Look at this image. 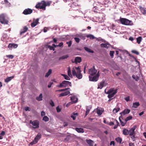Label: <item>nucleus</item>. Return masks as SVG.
Masks as SVG:
<instances>
[{
  "mask_svg": "<svg viewBox=\"0 0 146 146\" xmlns=\"http://www.w3.org/2000/svg\"><path fill=\"white\" fill-rule=\"evenodd\" d=\"M125 100L127 102H128L129 100V97L128 96L127 97H125L124 98Z\"/></svg>",
  "mask_w": 146,
  "mask_h": 146,
  "instance_id": "63",
  "label": "nucleus"
},
{
  "mask_svg": "<svg viewBox=\"0 0 146 146\" xmlns=\"http://www.w3.org/2000/svg\"><path fill=\"white\" fill-rule=\"evenodd\" d=\"M75 130L79 133H83L84 132L83 129L82 128H76Z\"/></svg>",
  "mask_w": 146,
  "mask_h": 146,
  "instance_id": "25",
  "label": "nucleus"
},
{
  "mask_svg": "<svg viewBox=\"0 0 146 146\" xmlns=\"http://www.w3.org/2000/svg\"><path fill=\"white\" fill-rule=\"evenodd\" d=\"M30 123L33 126V128L34 129L38 128L39 127V122L37 120L32 121L31 120L30 121Z\"/></svg>",
  "mask_w": 146,
  "mask_h": 146,
  "instance_id": "7",
  "label": "nucleus"
},
{
  "mask_svg": "<svg viewBox=\"0 0 146 146\" xmlns=\"http://www.w3.org/2000/svg\"><path fill=\"white\" fill-rule=\"evenodd\" d=\"M119 20L121 23L123 25H132L133 24L132 21L129 20L125 18H121Z\"/></svg>",
  "mask_w": 146,
  "mask_h": 146,
  "instance_id": "1",
  "label": "nucleus"
},
{
  "mask_svg": "<svg viewBox=\"0 0 146 146\" xmlns=\"http://www.w3.org/2000/svg\"><path fill=\"white\" fill-rule=\"evenodd\" d=\"M102 16L103 17L102 18V19L100 20V21L101 22H103L105 19V15L104 14H102Z\"/></svg>",
  "mask_w": 146,
  "mask_h": 146,
  "instance_id": "62",
  "label": "nucleus"
},
{
  "mask_svg": "<svg viewBox=\"0 0 146 146\" xmlns=\"http://www.w3.org/2000/svg\"><path fill=\"white\" fill-rule=\"evenodd\" d=\"M120 108H115L113 110V112L114 113H115L117 112L119 110Z\"/></svg>",
  "mask_w": 146,
  "mask_h": 146,
  "instance_id": "41",
  "label": "nucleus"
},
{
  "mask_svg": "<svg viewBox=\"0 0 146 146\" xmlns=\"http://www.w3.org/2000/svg\"><path fill=\"white\" fill-rule=\"evenodd\" d=\"M45 4L46 6H49L50 5V3L49 2H48L47 3H46V2H45Z\"/></svg>",
  "mask_w": 146,
  "mask_h": 146,
  "instance_id": "64",
  "label": "nucleus"
},
{
  "mask_svg": "<svg viewBox=\"0 0 146 146\" xmlns=\"http://www.w3.org/2000/svg\"><path fill=\"white\" fill-rule=\"evenodd\" d=\"M39 18H37L36 19H34L33 22L31 23V27L33 28L39 24Z\"/></svg>",
  "mask_w": 146,
  "mask_h": 146,
  "instance_id": "9",
  "label": "nucleus"
},
{
  "mask_svg": "<svg viewBox=\"0 0 146 146\" xmlns=\"http://www.w3.org/2000/svg\"><path fill=\"white\" fill-rule=\"evenodd\" d=\"M136 128V126H135L133 127L129 130V134L130 135H135V130Z\"/></svg>",
  "mask_w": 146,
  "mask_h": 146,
  "instance_id": "11",
  "label": "nucleus"
},
{
  "mask_svg": "<svg viewBox=\"0 0 146 146\" xmlns=\"http://www.w3.org/2000/svg\"><path fill=\"white\" fill-rule=\"evenodd\" d=\"M99 76V72H98L97 74L93 77L89 75V80L91 81L96 82L98 79Z\"/></svg>",
  "mask_w": 146,
  "mask_h": 146,
  "instance_id": "6",
  "label": "nucleus"
},
{
  "mask_svg": "<svg viewBox=\"0 0 146 146\" xmlns=\"http://www.w3.org/2000/svg\"><path fill=\"white\" fill-rule=\"evenodd\" d=\"M7 36V35L6 34H3V36H2V38H1V40H4V38H6Z\"/></svg>",
  "mask_w": 146,
  "mask_h": 146,
  "instance_id": "54",
  "label": "nucleus"
},
{
  "mask_svg": "<svg viewBox=\"0 0 146 146\" xmlns=\"http://www.w3.org/2000/svg\"><path fill=\"white\" fill-rule=\"evenodd\" d=\"M36 9H42L43 10L46 9V5L45 4V1H42L38 3L35 6Z\"/></svg>",
  "mask_w": 146,
  "mask_h": 146,
  "instance_id": "4",
  "label": "nucleus"
},
{
  "mask_svg": "<svg viewBox=\"0 0 146 146\" xmlns=\"http://www.w3.org/2000/svg\"><path fill=\"white\" fill-rule=\"evenodd\" d=\"M103 110L102 108H97L96 109V112L97 114L99 115H101L102 114L103 112Z\"/></svg>",
  "mask_w": 146,
  "mask_h": 146,
  "instance_id": "16",
  "label": "nucleus"
},
{
  "mask_svg": "<svg viewBox=\"0 0 146 146\" xmlns=\"http://www.w3.org/2000/svg\"><path fill=\"white\" fill-rule=\"evenodd\" d=\"M78 73V74H76V75H75V76H76V77L79 79H81L82 76L81 72H79Z\"/></svg>",
  "mask_w": 146,
  "mask_h": 146,
  "instance_id": "36",
  "label": "nucleus"
},
{
  "mask_svg": "<svg viewBox=\"0 0 146 146\" xmlns=\"http://www.w3.org/2000/svg\"><path fill=\"white\" fill-rule=\"evenodd\" d=\"M84 48L86 51L88 52L91 53H93L94 52V51L93 50L87 47H84Z\"/></svg>",
  "mask_w": 146,
  "mask_h": 146,
  "instance_id": "27",
  "label": "nucleus"
},
{
  "mask_svg": "<svg viewBox=\"0 0 146 146\" xmlns=\"http://www.w3.org/2000/svg\"><path fill=\"white\" fill-rule=\"evenodd\" d=\"M72 1V4H69V5L71 7V8H74V7L78 5V4L76 2H74L73 1V0H70Z\"/></svg>",
  "mask_w": 146,
  "mask_h": 146,
  "instance_id": "21",
  "label": "nucleus"
},
{
  "mask_svg": "<svg viewBox=\"0 0 146 146\" xmlns=\"http://www.w3.org/2000/svg\"><path fill=\"white\" fill-rule=\"evenodd\" d=\"M77 115V113H73L72 114L71 117L74 120L75 119Z\"/></svg>",
  "mask_w": 146,
  "mask_h": 146,
  "instance_id": "42",
  "label": "nucleus"
},
{
  "mask_svg": "<svg viewBox=\"0 0 146 146\" xmlns=\"http://www.w3.org/2000/svg\"><path fill=\"white\" fill-rule=\"evenodd\" d=\"M97 72L94 66L93 68H91L89 70V73L90 74L91 76H93L96 74Z\"/></svg>",
  "mask_w": 146,
  "mask_h": 146,
  "instance_id": "8",
  "label": "nucleus"
},
{
  "mask_svg": "<svg viewBox=\"0 0 146 146\" xmlns=\"http://www.w3.org/2000/svg\"><path fill=\"white\" fill-rule=\"evenodd\" d=\"M123 134L125 135L129 134V131L128 129H124L123 130Z\"/></svg>",
  "mask_w": 146,
  "mask_h": 146,
  "instance_id": "30",
  "label": "nucleus"
},
{
  "mask_svg": "<svg viewBox=\"0 0 146 146\" xmlns=\"http://www.w3.org/2000/svg\"><path fill=\"white\" fill-rule=\"evenodd\" d=\"M48 48H49L50 50L54 51L55 50L53 46L50 45L48 46Z\"/></svg>",
  "mask_w": 146,
  "mask_h": 146,
  "instance_id": "48",
  "label": "nucleus"
},
{
  "mask_svg": "<svg viewBox=\"0 0 146 146\" xmlns=\"http://www.w3.org/2000/svg\"><path fill=\"white\" fill-rule=\"evenodd\" d=\"M132 77L133 79L135 80L136 81H137L139 79V77L138 76L134 75H132Z\"/></svg>",
  "mask_w": 146,
  "mask_h": 146,
  "instance_id": "47",
  "label": "nucleus"
},
{
  "mask_svg": "<svg viewBox=\"0 0 146 146\" xmlns=\"http://www.w3.org/2000/svg\"><path fill=\"white\" fill-rule=\"evenodd\" d=\"M68 75L70 77H72V75L71 73V70L70 67H68Z\"/></svg>",
  "mask_w": 146,
  "mask_h": 146,
  "instance_id": "28",
  "label": "nucleus"
},
{
  "mask_svg": "<svg viewBox=\"0 0 146 146\" xmlns=\"http://www.w3.org/2000/svg\"><path fill=\"white\" fill-rule=\"evenodd\" d=\"M132 52L133 53H134L136 55H139V53L137 51L135 50H133L132 51Z\"/></svg>",
  "mask_w": 146,
  "mask_h": 146,
  "instance_id": "56",
  "label": "nucleus"
},
{
  "mask_svg": "<svg viewBox=\"0 0 146 146\" xmlns=\"http://www.w3.org/2000/svg\"><path fill=\"white\" fill-rule=\"evenodd\" d=\"M56 109L57 112H59L61 111V109L58 106L56 107Z\"/></svg>",
  "mask_w": 146,
  "mask_h": 146,
  "instance_id": "61",
  "label": "nucleus"
},
{
  "mask_svg": "<svg viewBox=\"0 0 146 146\" xmlns=\"http://www.w3.org/2000/svg\"><path fill=\"white\" fill-rule=\"evenodd\" d=\"M121 118H122V117L120 116L119 118V121L122 126H124L125 125L126 122L125 123L123 122L121 119Z\"/></svg>",
  "mask_w": 146,
  "mask_h": 146,
  "instance_id": "44",
  "label": "nucleus"
},
{
  "mask_svg": "<svg viewBox=\"0 0 146 146\" xmlns=\"http://www.w3.org/2000/svg\"><path fill=\"white\" fill-rule=\"evenodd\" d=\"M114 53V52L113 51H110V54L111 58H113V54Z\"/></svg>",
  "mask_w": 146,
  "mask_h": 146,
  "instance_id": "50",
  "label": "nucleus"
},
{
  "mask_svg": "<svg viewBox=\"0 0 146 146\" xmlns=\"http://www.w3.org/2000/svg\"><path fill=\"white\" fill-rule=\"evenodd\" d=\"M109 46L110 44L109 43H102L101 44V47L106 48H108L109 47Z\"/></svg>",
  "mask_w": 146,
  "mask_h": 146,
  "instance_id": "26",
  "label": "nucleus"
},
{
  "mask_svg": "<svg viewBox=\"0 0 146 146\" xmlns=\"http://www.w3.org/2000/svg\"><path fill=\"white\" fill-rule=\"evenodd\" d=\"M115 27V26L114 25H112L111 26H110V27H108V29L110 31V29L111 30H113L114 29V27Z\"/></svg>",
  "mask_w": 146,
  "mask_h": 146,
  "instance_id": "57",
  "label": "nucleus"
},
{
  "mask_svg": "<svg viewBox=\"0 0 146 146\" xmlns=\"http://www.w3.org/2000/svg\"><path fill=\"white\" fill-rule=\"evenodd\" d=\"M6 56L7 57H8L9 58H11V59H13L14 57L12 55H7Z\"/></svg>",
  "mask_w": 146,
  "mask_h": 146,
  "instance_id": "58",
  "label": "nucleus"
},
{
  "mask_svg": "<svg viewBox=\"0 0 146 146\" xmlns=\"http://www.w3.org/2000/svg\"><path fill=\"white\" fill-rule=\"evenodd\" d=\"M96 40L98 41H101L102 42H106V40L102 38L101 37L96 38Z\"/></svg>",
  "mask_w": 146,
  "mask_h": 146,
  "instance_id": "39",
  "label": "nucleus"
},
{
  "mask_svg": "<svg viewBox=\"0 0 146 146\" xmlns=\"http://www.w3.org/2000/svg\"><path fill=\"white\" fill-rule=\"evenodd\" d=\"M142 38L141 36H139L137 38L136 40L137 43L138 44H140L141 42L142 41Z\"/></svg>",
  "mask_w": 146,
  "mask_h": 146,
  "instance_id": "37",
  "label": "nucleus"
},
{
  "mask_svg": "<svg viewBox=\"0 0 146 146\" xmlns=\"http://www.w3.org/2000/svg\"><path fill=\"white\" fill-rule=\"evenodd\" d=\"M87 37L88 38H89L90 39H94L96 38V37H95L93 35L89 34L87 35Z\"/></svg>",
  "mask_w": 146,
  "mask_h": 146,
  "instance_id": "40",
  "label": "nucleus"
},
{
  "mask_svg": "<svg viewBox=\"0 0 146 146\" xmlns=\"http://www.w3.org/2000/svg\"><path fill=\"white\" fill-rule=\"evenodd\" d=\"M71 100L72 101V103H76L77 102L78 100V99L77 98L76 96H73L71 97Z\"/></svg>",
  "mask_w": 146,
  "mask_h": 146,
  "instance_id": "13",
  "label": "nucleus"
},
{
  "mask_svg": "<svg viewBox=\"0 0 146 146\" xmlns=\"http://www.w3.org/2000/svg\"><path fill=\"white\" fill-rule=\"evenodd\" d=\"M130 112V110L127 109L125 110L122 112L120 113V114L122 115L123 114V115L125 114H128Z\"/></svg>",
  "mask_w": 146,
  "mask_h": 146,
  "instance_id": "24",
  "label": "nucleus"
},
{
  "mask_svg": "<svg viewBox=\"0 0 146 146\" xmlns=\"http://www.w3.org/2000/svg\"><path fill=\"white\" fill-rule=\"evenodd\" d=\"M52 70L50 69L48 70V71L46 73L45 75V77H48L52 73Z\"/></svg>",
  "mask_w": 146,
  "mask_h": 146,
  "instance_id": "33",
  "label": "nucleus"
},
{
  "mask_svg": "<svg viewBox=\"0 0 146 146\" xmlns=\"http://www.w3.org/2000/svg\"><path fill=\"white\" fill-rule=\"evenodd\" d=\"M37 143V142L36 141L35 139H34L33 141L30 143L29 145H33L36 144Z\"/></svg>",
  "mask_w": 146,
  "mask_h": 146,
  "instance_id": "46",
  "label": "nucleus"
},
{
  "mask_svg": "<svg viewBox=\"0 0 146 146\" xmlns=\"http://www.w3.org/2000/svg\"><path fill=\"white\" fill-rule=\"evenodd\" d=\"M74 39L76 42L77 43H78L80 42V39L79 38L77 37H75L74 38Z\"/></svg>",
  "mask_w": 146,
  "mask_h": 146,
  "instance_id": "59",
  "label": "nucleus"
},
{
  "mask_svg": "<svg viewBox=\"0 0 146 146\" xmlns=\"http://www.w3.org/2000/svg\"><path fill=\"white\" fill-rule=\"evenodd\" d=\"M72 74L73 76H75V75H76V74L77 73L74 68H73L72 70Z\"/></svg>",
  "mask_w": 146,
  "mask_h": 146,
  "instance_id": "52",
  "label": "nucleus"
},
{
  "mask_svg": "<svg viewBox=\"0 0 146 146\" xmlns=\"http://www.w3.org/2000/svg\"><path fill=\"white\" fill-rule=\"evenodd\" d=\"M42 94H40L39 96L36 97V100L38 101H40L42 100Z\"/></svg>",
  "mask_w": 146,
  "mask_h": 146,
  "instance_id": "35",
  "label": "nucleus"
},
{
  "mask_svg": "<svg viewBox=\"0 0 146 146\" xmlns=\"http://www.w3.org/2000/svg\"><path fill=\"white\" fill-rule=\"evenodd\" d=\"M41 134L40 133H38L34 139H35L36 141L37 142H38L39 140L41 138Z\"/></svg>",
  "mask_w": 146,
  "mask_h": 146,
  "instance_id": "23",
  "label": "nucleus"
},
{
  "mask_svg": "<svg viewBox=\"0 0 146 146\" xmlns=\"http://www.w3.org/2000/svg\"><path fill=\"white\" fill-rule=\"evenodd\" d=\"M68 85L71 86V83L69 81L64 80L62 81L61 83H60L59 85H57V86L60 88H65Z\"/></svg>",
  "mask_w": 146,
  "mask_h": 146,
  "instance_id": "5",
  "label": "nucleus"
},
{
  "mask_svg": "<svg viewBox=\"0 0 146 146\" xmlns=\"http://www.w3.org/2000/svg\"><path fill=\"white\" fill-rule=\"evenodd\" d=\"M70 88H65L64 89H62L60 90H57L56 91V92H64V91H66V90H67L68 89H70Z\"/></svg>",
  "mask_w": 146,
  "mask_h": 146,
  "instance_id": "45",
  "label": "nucleus"
},
{
  "mask_svg": "<svg viewBox=\"0 0 146 146\" xmlns=\"http://www.w3.org/2000/svg\"><path fill=\"white\" fill-rule=\"evenodd\" d=\"M92 108V106L91 105L87 106L86 108V111L85 113V116H86L89 113L90 110Z\"/></svg>",
  "mask_w": 146,
  "mask_h": 146,
  "instance_id": "20",
  "label": "nucleus"
},
{
  "mask_svg": "<svg viewBox=\"0 0 146 146\" xmlns=\"http://www.w3.org/2000/svg\"><path fill=\"white\" fill-rule=\"evenodd\" d=\"M132 117L131 116H129L128 117H127L125 119V122H126L128 120L131 119L132 118Z\"/></svg>",
  "mask_w": 146,
  "mask_h": 146,
  "instance_id": "49",
  "label": "nucleus"
},
{
  "mask_svg": "<svg viewBox=\"0 0 146 146\" xmlns=\"http://www.w3.org/2000/svg\"><path fill=\"white\" fill-rule=\"evenodd\" d=\"M0 22L3 24H8V21L6 15L3 14L0 15Z\"/></svg>",
  "mask_w": 146,
  "mask_h": 146,
  "instance_id": "3",
  "label": "nucleus"
},
{
  "mask_svg": "<svg viewBox=\"0 0 146 146\" xmlns=\"http://www.w3.org/2000/svg\"><path fill=\"white\" fill-rule=\"evenodd\" d=\"M14 77V76H11L7 77L5 79V82L6 83H8L10 81H11L13 79Z\"/></svg>",
  "mask_w": 146,
  "mask_h": 146,
  "instance_id": "15",
  "label": "nucleus"
},
{
  "mask_svg": "<svg viewBox=\"0 0 146 146\" xmlns=\"http://www.w3.org/2000/svg\"><path fill=\"white\" fill-rule=\"evenodd\" d=\"M70 94V92L69 91L67 90L66 92L61 93L60 94L59 96H67Z\"/></svg>",
  "mask_w": 146,
  "mask_h": 146,
  "instance_id": "22",
  "label": "nucleus"
},
{
  "mask_svg": "<svg viewBox=\"0 0 146 146\" xmlns=\"http://www.w3.org/2000/svg\"><path fill=\"white\" fill-rule=\"evenodd\" d=\"M84 14H87L86 15L88 16L89 15V13H90V11L89 10H87L85 11L84 13H82Z\"/></svg>",
  "mask_w": 146,
  "mask_h": 146,
  "instance_id": "51",
  "label": "nucleus"
},
{
  "mask_svg": "<svg viewBox=\"0 0 146 146\" xmlns=\"http://www.w3.org/2000/svg\"><path fill=\"white\" fill-rule=\"evenodd\" d=\"M86 142L88 143V144L90 146L93 145V141L90 139H86Z\"/></svg>",
  "mask_w": 146,
  "mask_h": 146,
  "instance_id": "31",
  "label": "nucleus"
},
{
  "mask_svg": "<svg viewBox=\"0 0 146 146\" xmlns=\"http://www.w3.org/2000/svg\"><path fill=\"white\" fill-rule=\"evenodd\" d=\"M49 118L46 116H44L42 119L45 122L48 121L49 120Z\"/></svg>",
  "mask_w": 146,
  "mask_h": 146,
  "instance_id": "43",
  "label": "nucleus"
},
{
  "mask_svg": "<svg viewBox=\"0 0 146 146\" xmlns=\"http://www.w3.org/2000/svg\"><path fill=\"white\" fill-rule=\"evenodd\" d=\"M61 75L64 77L65 79L67 80H70V78L68 76L64 74H61Z\"/></svg>",
  "mask_w": 146,
  "mask_h": 146,
  "instance_id": "32",
  "label": "nucleus"
},
{
  "mask_svg": "<svg viewBox=\"0 0 146 146\" xmlns=\"http://www.w3.org/2000/svg\"><path fill=\"white\" fill-rule=\"evenodd\" d=\"M105 84V82L102 81L100 84H98V89H101L104 86Z\"/></svg>",
  "mask_w": 146,
  "mask_h": 146,
  "instance_id": "19",
  "label": "nucleus"
},
{
  "mask_svg": "<svg viewBox=\"0 0 146 146\" xmlns=\"http://www.w3.org/2000/svg\"><path fill=\"white\" fill-rule=\"evenodd\" d=\"M28 29V27L26 26H25L23 29L21 30L20 32V34L21 35L22 34L25 33L27 31Z\"/></svg>",
  "mask_w": 146,
  "mask_h": 146,
  "instance_id": "18",
  "label": "nucleus"
},
{
  "mask_svg": "<svg viewBox=\"0 0 146 146\" xmlns=\"http://www.w3.org/2000/svg\"><path fill=\"white\" fill-rule=\"evenodd\" d=\"M140 9L141 13L144 15L146 14V8L144 7H143L141 6H139Z\"/></svg>",
  "mask_w": 146,
  "mask_h": 146,
  "instance_id": "17",
  "label": "nucleus"
},
{
  "mask_svg": "<svg viewBox=\"0 0 146 146\" xmlns=\"http://www.w3.org/2000/svg\"><path fill=\"white\" fill-rule=\"evenodd\" d=\"M33 10L27 8L25 9L23 13L25 15H28L31 14L33 12Z\"/></svg>",
  "mask_w": 146,
  "mask_h": 146,
  "instance_id": "10",
  "label": "nucleus"
},
{
  "mask_svg": "<svg viewBox=\"0 0 146 146\" xmlns=\"http://www.w3.org/2000/svg\"><path fill=\"white\" fill-rule=\"evenodd\" d=\"M50 104L52 107H53L54 106V103L52 100H51L50 102Z\"/></svg>",
  "mask_w": 146,
  "mask_h": 146,
  "instance_id": "60",
  "label": "nucleus"
},
{
  "mask_svg": "<svg viewBox=\"0 0 146 146\" xmlns=\"http://www.w3.org/2000/svg\"><path fill=\"white\" fill-rule=\"evenodd\" d=\"M66 44H68V46L69 47H70L72 44V42L71 41H70L69 42H66Z\"/></svg>",
  "mask_w": 146,
  "mask_h": 146,
  "instance_id": "55",
  "label": "nucleus"
},
{
  "mask_svg": "<svg viewBox=\"0 0 146 146\" xmlns=\"http://www.w3.org/2000/svg\"><path fill=\"white\" fill-rule=\"evenodd\" d=\"M82 60L81 58L80 57H76L74 59V62L72 61V63L75 62L76 64H77L78 63H80Z\"/></svg>",
  "mask_w": 146,
  "mask_h": 146,
  "instance_id": "14",
  "label": "nucleus"
},
{
  "mask_svg": "<svg viewBox=\"0 0 146 146\" xmlns=\"http://www.w3.org/2000/svg\"><path fill=\"white\" fill-rule=\"evenodd\" d=\"M117 89L114 90L113 89H110L106 93L108 94V97L109 98H111L117 93Z\"/></svg>",
  "mask_w": 146,
  "mask_h": 146,
  "instance_id": "2",
  "label": "nucleus"
},
{
  "mask_svg": "<svg viewBox=\"0 0 146 146\" xmlns=\"http://www.w3.org/2000/svg\"><path fill=\"white\" fill-rule=\"evenodd\" d=\"M115 140L118 143H121L122 139L121 138L118 137L116 138Z\"/></svg>",
  "mask_w": 146,
  "mask_h": 146,
  "instance_id": "38",
  "label": "nucleus"
},
{
  "mask_svg": "<svg viewBox=\"0 0 146 146\" xmlns=\"http://www.w3.org/2000/svg\"><path fill=\"white\" fill-rule=\"evenodd\" d=\"M18 46V45L17 44L13 43L9 44L8 46V47L9 49L16 48Z\"/></svg>",
  "mask_w": 146,
  "mask_h": 146,
  "instance_id": "12",
  "label": "nucleus"
},
{
  "mask_svg": "<svg viewBox=\"0 0 146 146\" xmlns=\"http://www.w3.org/2000/svg\"><path fill=\"white\" fill-rule=\"evenodd\" d=\"M68 57L69 56L68 55H66L59 57L58 60H61L65 59L68 58Z\"/></svg>",
  "mask_w": 146,
  "mask_h": 146,
  "instance_id": "29",
  "label": "nucleus"
},
{
  "mask_svg": "<svg viewBox=\"0 0 146 146\" xmlns=\"http://www.w3.org/2000/svg\"><path fill=\"white\" fill-rule=\"evenodd\" d=\"M140 105L139 102H135L133 103V107L135 108H137Z\"/></svg>",
  "mask_w": 146,
  "mask_h": 146,
  "instance_id": "34",
  "label": "nucleus"
},
{
  "mask_svg": "<svg viewBox=\"0 0 146 146\" xmlns=\"http://www.w3.org/2000/svg\"><path fill=\"white\" fill-rule=\"evenodd\" d=\"M75 68L77 70L78 73L79 72H81V70H80L79 66H78V67H76Z\"/></svg>",
  "mask_w": 146,
  "mask_h": 146,
  "instance_id": "53",
  "label": "nucleus"
}]
</instances>
